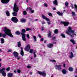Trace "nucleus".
Here are the masks:
<instances>
[{"label":"nucleus","mask_w":77,"mask_h":77,"mask_svg":"<svg viewBox=\"0 0 77 77\" xmlns=\"http://www.w3.org/2000/svg\"><path fill=\"white\" fill-rule=\"evenodd\" d=\"M2 30H3V31L5 33L2 35V33H0V38L3 37L5 38L6 36V35L10 36L11 38H13V35L11 33V30L8 29L6 27H3L2 28Z\"/></svg>","instance_id":"obj_1"},{"label":"nucleus","mask_w":77,"mask_h":77,"mask_svg":"<svg viewBox=\"0 0 77 77\" xmlns=\"http://www.w3.org/2000/svg\"><path fill=\"white\" fill-rule=\"evenodd\" d=\"M68 31H66V33L67 35H69L71 38H73L74 37V35L75 36H76V34H74L73 35H72V33L73 34L74 33V31L73 30H72V28L71 27L69 26L67 29Z\"/></svg>","instance_id":"obj_2"},{"label":"nucleus","mask_w":77,"mask_h":77,"mask_svg":"<svg viewBox=\"0 0 77 77\" xmlns=\"http://www.w3.org/2000/svg\"><path fill=\"white\" fill-rule=\"evenodd\" d=\"M5 70H6V68H5L0 69V73H1L4 77H6V74L5 72Z\"/></svg>","instance_id":"obj_3"},{"label":"nucleus","mask_w":77,"mask_h":77,"mask_svg":"<svg viewBox=\"0 0 77 77\" xmlns=\"http://www.w3.org/2000/svg\"><path fill=\"white\" fill-rule=\"evenodd\" d=\"M13 10L14 12H18V11L19 10L18 6L16 5V4H14V5Z\"/></svg>","instance_id":"obj_4"},{"label":"nucleus","mask_w":77,"mask_h":77,"mask_svg":"<svg viewBox=\"0 0 77 77\" xmlns=\"http://www.w3.org/2000/svg\"><path fill=\"white\" fill-rule=\"evenodd\" d=\"M38 73L40 74V75H42L43 76H44V77H45V75H46L45 74V72L44 71L42 72L40 71H38Z\"/></svg>","instance_id":"obj_5"},{"label":"nucleus","mask_w":77,"mask_h":77,"mask_svg":"<svg viewBox=\"0 0 77 77\" xmlns=\"http://www.w3.org/2000/svg\"><path fill=\"white\" fill-rule=\"evenodd\" d=\"M55 67L57 69V70H61V65H56L55 66Z\"/></svg>","instance_id":"obj_6"},{"label":"nucleus","mask_w":77,"mask_h":77,"mask_svg":"<svg viewBox=\"0 0 77 77\" xmlns=\"http://www.w3.org/2000/svg\"><path fill=\"white\" fill-rule=\"evenodd\" d=\"M11 20L14 23H17L18 22V19L16 17H13L11 19Z\"/></svg>","instance_id":"obj_7"},{"label":"nucleus","mask_w":77,"mask_h":77,"mask_svg":"<svg viewBox=\"0 0 77 77\" xmlns=\"http://www.w3.org/2000/svg\"><path fill=\"white\" fill-rule=\"evenodd\" d=\"M30 49V46L29 45H26V48L25 49L26 51H29Z\"/></svg>","instance_id":"obj_8"},{"label":"nucleus","mask_w":77,"mask_h":77,"mask_svg":"<svg viewBox=\"0 0 77 77\" xmlns=\"http://www.w3.org/2000/svg\"><path fill=\"white\" fill-rule=\"evenodd\" d=\"M42 18H43V19L45 20H46V21H50V19L45 17V16H44V15H42Z\"/></svg>","instance_id":"obj_9"},{"label":"nucleus","mask_w":77,"mask_h":77,"mask_svg":"<svg viewBox=\"0 0 77 77\" xmlns=\"http://www.w3.org/2000/svg\"><path fill=\"white\" fill-rule=\"evenodd\" d=\"M10 0H1V2L3 3H9Z\"/></svg>","instance_id":"obj_10"},{"label":"nucleus","mask_w":77,"mask_h":77,"mask_svg":"<svg viewBox=\"0 0 77 77\" xmlns=\"http://www.w3.org/2000/svg\"><path fill=\"white\" fill-rule=\"evenodd\" d=\"M13 54L15 57H17L18 56V54L17 52L14 51L13 52Z\"/></svg>","instance_id":"obj_11"},{"label":"nucleus","mask_w":77,"mask_h":77,"mask_svg":"<svg viewBox=\"0 0 77 77\" xmlns=\"http://www.w3.org/2000/svg\"><path fill=\"white\" fill-rule=\"evenodd\" d=\"M69 23V22H64V26H68Z\"/></svg>","instance_id":"obj_12"},{"label":"nucleus","mask_w":77,"mask_h":77,"mask_svg":"<svg viewBox=\"0 0 77 77\" xmlns=\"http://www.w3.org/2000/svg\"><path fill=\"white\" fill-rule=\"evenodd\" d=\"M23 48H21V51L20 52V54L22 56H23L24 55V51H23Z\"/></svg>","instance_id":"obj_13"},{"label":"nucleus","mask_w":77,"mask_h":77,"mask_svg":"<svg viewBox=\"0 0 77 77\" xmlns=\"http://www.w3.org/2000/svg\"><path fill=\"white\" fill-rule=\"evenodd\" d=\"M13 76V73H8V77H12Z\"/></svg>","instance_id":"obj_14"},{"label":"nucleus","mask_w":77,"mask_h":77,"mask_svg":"<svg viewBox=\"0 0 77 77\" xmlns=\"http://www.w3.org/2000/svg\"><path fill=\"white\" fill-rule=\"evenodd\" d=\"M69 57L70 59H72L74 57V54H73V53H72V52H71L70 55L69 56Z\"/></svg>","instance_id":"obj_15"},{"label":"nucleus","mask_w":77,"mask_h":77,"mask_svg":"<svg viewBox=\"0 0 77 77\" xmlns=\"http://www.w3.org/2000/svg\"><path fill=\"white\" fill-rule=\"evenodd\" d=\"M53 3L55 5H57V0H55L53 2Z\"/></svg>","instance_id":"obj_16"},{"label":"nucleus","mask_w":77,"mask_h":77,"mask_svg":"<svg viewBox=\"0 0 77 77\" xmlns=\"http://www.w3.org/2000/svg\"><path fill=\"white\" fill-rule=\"evenodd\" d=\"M51 32L50 31L48 33V38H51Z\"/></svg>","instance_id":"obj_17"},{"label":"nucleus","mask_w":77,"mask_h":77,"mask_svg":"<svg viewBox=\"0 0 77 77\" xmlns=\"http://www.w3.org/2000/svg\"><path fill=\"white\" fill-rule=\"evenodd\" d=\"M57 14H58V15L60 16H62V15H63V13H60V11H57Z\"/></svg>","instance_id":"obj_18"},{"label":"nucleus","mask_w":77,"mask_h":77,"mask_svg":"<svg viewBox=\"0 0 77 77\" xmlns=\"http://www.w3.org/2000/svg\"><path fill=\"white\" fill-rule=\"evenodd\" d=\"M70 42H72L73 44H76L75 42V41H74V39H71L70 40Z\"/></svg>","instance_id":"obj_19"},{"label":"nucleus","mask_w":77,"mask_h":77,"mask_svg":"<svg viewBox=\"0 0 77 77\" xmlns=\"http://www.w3.org/2000/svg\"><path fill=\"white\" fill-rule=\"evenodd\" d=\"M48 47H49V48H51L53 46V44H50L47 45Z\"/></svg>","instance_id":"obj_20"},{"label":"nucleus","mask_w":77,"mask_h":77,"mask_svg":"<svg viewBox=\"0 0 77 77\" xmlns=\"http://www.w3.org/2000/svg\"><path fill=\"white\" fill-rule=\"evenodd\" d=\"M12 14L13 16H16L17 15V12L14 11L13 12Z\"/></svg>","instance_id":"obj_21"},{"label":"nucleus","mask_w":77,"mask_h":77,"mask_svg":"<svg viewBox=\"0 0 77 77\" xmlns=\"http://www.w3.org/2000/svg\"><path fill=\"white\" fill-rule=\"evenodd\" d=\"M26 19H22L20 20V22H21V23H25V22H26Z\"/></svg>","instance_id":"obj_22"},{"label":"nucleus","mask_w":77,"mask_h":77,"mask_svg":"<svg viewBox=\"0 0 77 77\" xmlns=\"http://www.w3.org/2000/svg\"><path fill=\"white\" fill-rule=\"evenodd\" d=\"M62 72L63 74H65L66 73V71L65 69H63L62 71Z\"/></svg>","instance_id":"obj_23"},{"label":"nucleus","mask_w":77,"mask_h":77,"mask_svg":"<svg viewBox=\"0 0 77 77\" xmlns=\"http://www.w3.org/2000/svg\"><path fill=\"white\" fill-rule=\"evenodd\" d=\"M29 10H30V11L31 12V13L32 14H33V13H34V10H32V8H29Z\"/></svg>","instance_id":"obj_24"},{"label":"nucleus","mask_w":77,"mask_h":77,"mask_svg":"<svg viewBox=\"0 0 77 77\" xmlns=\"http://www.w3.org/2000/svg\"><path fill=\"white\" fill-rule=\"evenodd\" d=\"M1 44H4V42H5V40L3 38H1Z\"/></svg>","instance_id":"obj_25"},{"label":"nucleus","mask_w":77,"mask_h":77,"mask_svg":"<svg viewBox=\"0 0 77 77\" xmlns=\"http://www.w3.org/2000/svg\"><path fill=\"white\" fill-rule=\"evenodd\" d=\"M22 38L26 37V34L24 33H21Z\"/></svg>","instance_id":"obj_26"},{"label":"nucleus","mask_w":77,"mask_h":77,"mask_svg":"<svg viewBox=\"0 0 77 77\" xmlns=\"http://www.w3.org/2000/svg\"><path fill=\"white\" fill-rule=\"evenodd\" d=\"M73 68L72 67H69V71L72 72L73 71Z\"/></svg>","instance_id":"obj_27"},{"label":"nucleus","mask_w":77,"mask_h":77,"mask_svg":"<svg viewBox=\"0 0 77 77\" xmlns=\"http://www.w3.org/2000/svg\"><path fill=\"white\" fill-rule=\"evenodd\" d=\"M6 14L8 17L10 16V13H9V11L6 12Z\"/></svg>","instance_id":"obj_28"},{"label":"nucleus","mask_w":77,"mask_h":77,"mask_svg":"<svg viewBox=\"0 0 77 77\" xmlns=\"http://www.w3.org/2000/svg\"><path fill=\"white\" fill-rule=\"evenodd\" d=\"M33 38L34 39V42H36V36H34L33 37Z\"/></svg>","instance_id":"obj_29"},{"label":"nucleus","mask_w":77,"mask_h":77,"mask_svg":"<svg viewBox=\"0 0 77 77\" xmlns=\"http://www.w3.org/2000/svg\"><path fill=\"white\" fill-rule=\"evenodd\" d=\"M20 33H21L20 32H19V31H17L16 32V35H20Z\"/></svg>","instance_id":"obj_30"},{"label":"nucleus","mask_w":77,"mask_h":77,"mask_svg":"<svg viewBox=\"0 0 77 77\" xmlns=\"http://www.w3.org/2000/svg\"><path fill=\"white\" fill-rule=\"evenodd\" d=\"M58 32V30L57 29H55L54 31V33H56V34H57Z\"/></svg>","instance_id":"obj_31"},{"label":"nucleus","mask_w":77,"mask_h":77,"mask_svg":"<svg viewBox=\"0 0 77 77\" xmlns=\"http://www.w3.org/2000/svg\"><path fill=\"white\" fill-rule=\"evenodd\" d=\"M50 61L51 62H54L55 63H56V60H50Z\"/></svg>","instance_id":"obj_32"},{"label":"nucleus","mask_w":77,"mask_h":77,"mask_svg":"<svg viewBox=\"0 0 77 77\" xmlns=\"http://www.w3.org/2000/svg\"><path fill=\"white\" fill-rule=\"evenodd\" d=\"M17 45L18 47H20L21 46V42H19L17 43Z\"/></svg>","instance_id":"obj_33"},{"label":"nucleus","mask_w":77,"mask_h":77,"mask_svg":"<svg viewBox=\"0 0 77 77\" xmlns=\"http://www.w3.org/2000/svg\"><path fill=\"white\" fill-rule=\"evenodd\" d=\"M36 51H35L34 52L33 54L34 55V57H36V54H35V53H36Z\"/></svg>","instance_id":"obj_34"},{"label":"nucleus","mask_w":77,"mask_h":77,"mask_svg":"<svg viewBox=\"0 0 77 77\" xmlns=\"http://www.w3.org/2000/svg\"><path fill=\"white\" fill-rule=\"evenodd\" d=\"M61 36H62L63 38H65V35L63 34H61Z\"/></svg>","instance_id":"obj_35"},{"label":"nucleus","mask_w":77,"mask_h":77,"mask_svg":"<svg viewBox=\"0 0 77 77\" xmlns=\"http://www.w3.org/2000/svg\"><path fill=\"white\" fill-rule=\"evenodd\" d=\"M23 15H25L27 14V12H26V11H23Z\"/></svg>","instance_id":"obj_36"},{"label":"nucleus","mask_w":77,"mask_h":77,"mask_svg":"<svg viewBox=\"0 0 77 77\" xmlns=\"http://www.w3.org/2000/svg\"><path fill=\"white\" fill-rule=\"evenodd\" d=\"M26 31H29V30H31L32 29L30 28H27L26 29Z\"/></svg>","instance_id":"obj_37"},{"label":"nucleus","mask_w":77,"mask_h":77,"mask_svg":"<svg viewBox=\"0 0 77 77\" xmlns=\"http://www.w3.org/2000/svg\"><path fill=\"white\" fill-rule=\"evenodd\" d=\"M48 15H49V16H50V17H52V14L50 13H48Z\"/></svg>","instance_id":"obj_38"},{"label":"nucleus","mask_w":77,"mask_h":77,"mask_svg":"<svg viewBox=\"0 0 77 77\" xmlns=\"http://www.w3.org/2000/svg\"><path fill=\"white\" fill-rule=\"evenodd\" d=\"M22 40L24 41H26V37H22Z\"/></svg>","instance_id":"obj_39"},{"label":"nucleus","mask_w":77,"mask_h":77,"mask_svg":"<svg viewBox=\"0 0 77 77\" xmlns=\"http://www.w3.org/2000/svg\"><path fill=\"white\" fill-rule=\"evenodd\" d=\"M33 49H31L29 51V52L30 53H33Z\"/></svg>","instance_id":"obj_40"},{"label":"nucleus","mask_w":77,"mask_h":77,"mask_svg":"<svg viewBox=\"0 0 77 77\" xmlns=\"http://www.w3.org/2000/svg\"><path fill=\"white\" fill-rule=\"evenodd\" d=\"M22 33H25V32H26V30L24 29H22Z\"/></svg>","instance_id":"obj_41"},{"label":"nucleus","mask_w":77,"mask_h":77,"mask_svg":"<svg viewBox=\"0 0 77 77\" xmlns=\"http://www.w3.org/2000/svg\"><path fill=\"white\" fill-rule=\"evenodd\" d=\"M72 14L73 16H75V12H72Z\"/></svg>","instance_id":"obj_42"},{"label":"nucleus","mask_w":77,"mask_h":77,"mask_svg":"<svg viewBox=\"0 0 77 77\" xmlns=\"http://www.w3.org/2000/svg\"><path fill=\"white\" fill-rule=\"evenodd\" d=\"M65 6L66 7H67L68 6V3L67 2H66L65 3Z\"/></svg>","instance_id":"obj_43"},{"label":"nucleus","mask_w":77,"mask_h":77,"mask_svg":"<svg viewBox=\"0 0 77 77\" xmlns=\"http://www.w3.org/2000/svg\"><path fill=\"white\" fill-rule=\"evenodd\" d=\"M10 69V67H8V68H7L6 69V70L7 71H9V70Z\"/></svg>","instance_id":"obj_44"},{"label":"nucleus","mask_w":77,"mask_h":77,"mask_svg":"<svg viewBox=\"0 0 77 77\" xmlns=\"http://www.w3.org/2000/svg\"><path fill=\"white\" fill-rule=\"evenodd\" d=\"M26 36L27 38H28V39H30V36H29V35L27 34Z\"/></svg>","instance_id":"obj_45"},{"label":"nucleus","mask_w":77,"mask_h":77,"mask_svg":"<svg viewBox=\"0 0 77 77\" xmlns=\"http://www.w3.org/2000/svg\"><path fill=\"white\" fill-rule=\"evenodd\" d=\"M44 6H45L46 8H47V7H48V5L47 4H45Z\"/></svg>","instance_id":"obj_46"},{"label":"nucleus","mask_w":77,"mask_h":77,"mask_svg":"<svg viewBox=\"0 0 77 77\" xmlns=\"http://www.w3.org/2000/svg\"><path fill=\"white\" fill-rule=\"evenodd\" d=\"M17 72H18V73H20V72H21V70L19 69L17 70Z\"/></svg>","instance_id":"obj_47"},{"label":"nucleus","mask_w":77,"mask_h":77,"mask_svg":"<svg viewBox=\"0 0 77 77\" xmlns=\"http://www.w3.org/2000/svg\"><path fill=\"white\" fill-rule=\"evenodd\" d=\"M48 22H47V23L48 24V25H50V21H48Z\"/></svg>","instance_id":"obj_48"},{"label":"nucleus","mask_w":77,"mask_h":77,"mask_svg":"<svg viewBox=\"0 0 77 77\" xmlns=\"http://www.w3.org/2000/svg\"><path fill=\"white\" fill-rule=\"evenodd\" d=\"M8 51V52H11L12 51V50L11 49H9Z\"/></svg>","instance_id":"obj_49"},{"label":"nucleus","mask_w":77,"mask_h":77,"mask_svg":"<svg viewBox=\"0 0 77 77\" xmlns=\"http://www.w3.org/2000/svg\"><path fill=\"white\" fill-rule=\"evenodd\" d=\"M44 28L43 27H42L41 28V30L42 31L44 30Z\"/></svg>","instance_id":"obj_50"},{"label":"nucleus","mask_w":77,"mask_h":77,"mask_svg":"<svg viewBox=\"0 0 77 77\" xmlns=\"http://www.w3.org/2000/svg\"><path fill=\"white\" fill-rule=\"evenodd\" d=\"M60 24H64V22L61 21V22L60 23Z\"/></svg>","instance_id":"obj_51"},{"label":"nucleus","mask_w":77,"mask_h":77,"mask_svg":"<svg viewBox=\"0 0 77 77\" xmlns=\"http://www.w3.org/2000/svg\"><path fill=\"white\" fill-rule=\"evenodd\" d=\"M27 68H31V66H27Z\"/></svg>","instance_id":"obj_52"},{"label":"nucleus","mask_w":77,"mask_h":77,"mask_svg":"<svg viewBox=\"0 0 77 77\" xmlns=\"http://www.w3.org/2000/svg\"><path fill=\"white\" fill-rule=\"evenodd\" d=\"M38 36H39V38H42V37H41V35L40 34H39Z\"/></svg>","instance_id":"obj_53"},{"label":"nucleus","mask_w":77,"mask_h":77,"mask_svg":"<svg viewBox=\"0 0 77 77\" xmlns=\"http://www.w3.org/2000/svg\"><path fill=\"white\" fill-rule=\"evenodd\" d=\"M42 24H45V22H44V21H43V22H42Z\"/></svg>","instance_id":"obj_54"},{"label":"nucleus","mask_w":77,"mask_h":77,"mask_svg":"<svg viewBox=\"0 0 77 77\" xmlns=\"http://www.w3.org/2000/svg\"><path fill=\"white\" fill-rule=\"evenodd\" d=\"M52 39H56V38L54 37H52Z\"/></svg>","instance_id":"obj_55"},{"label":"nucleus","mask_w":77,"mask_h":77,"mask_svg":"<svg viewBox=\"0 0 77 77\" xmlns=\"http://www.w3.org/2000/svg\"><path fill=\"white\" fill-rule=\"evenodd\" d=\"M75 72H76V73H77V69H75Z\"/></svg>","instance_id":"obj_56"},{"label":"nucleus","mask_w":77,"mask_h":77,"mask_svg":"<svg viewBox=\"0 0 77 77\" xmlns=\"http://www.w3.org/2000/svg\"><path fill=\"white\" fill-rule=\"evenodd\" d=\"M41 41H44V38H41Z\"/></svg>","instance_id":"obj_57"},{"label":"nucleus","mask_w":77,"mask_h":77,"mask_svg":"<svg viewBox=\"0 0 77 77\" xmlns=\"http://www.w3.org/2000/svg\"><path fill=\"white\" fill-rule=\"evenodd\" d=\"M72 9L74 8V6L72 5Z\"/></svg>","instance_id":"obj_58"},{"label":"nucleus","mask_w":77,"mask_h":77,"mask_svg":"<svg viewBox=\"0 0 77 77\" xmlns=\"http://www.w3.org/2000/svg\"><path fill=\"white\" fill-rule=\"evenodd\" d=\"M29 8H26V10L27 11H28V9H29Z\"/></svg>","instance_id":"obj_59"},{"label":"nucleus","mask_w":77,"mask_h":77,"mask_svg":"<svg viewBox=\"0 0 77 77\" xmlns=\"http://www.w3.org/2000/svg\"><path fill=\"white\" fill-rule=\"evenodd\" d=\"M53 10H56V8H53Z\"/></svg>","instance_id":"obj_60"},{"label":"nucleus","mask_w":77,"mask_h":77,"mask_svg":"<svg viewBox=\"0 0 77 77\" xmlns=\"http://www.w3.org/2000/svg\"><path fill=\"white\" fill-rule=\"evenodd\" d=\"M44 42L45 43H46L47 42V41L45 40V41H44Z\"/></svg>","instance_id":"obj_61"},{"label":"nucleus","mask_w":77,"mask_h":77,"mask_svg":"<svg viewBox=\"0 0 77 77\" xmlns=\"http://www.w3.org/2000/svg\"><path fill=\"white\" fill-rule=\"evenodd\" d=\"M35 21H38V19H36L35 20Z\"/></svg>","instance_id":"obj_62"},{"label":"nucleus","mask_w":77,"mask_h":77,"mask_svg":"<svg viewBox=\"0 0 77 77\" xmlns=\"http://www.w3.org/2000/svg\"><path fill=\"white\" fill-rule=\"evenodd\" d=\"M17 57V59H18V60L20 59V57Z\"/></svg>","instance_id":"obj_63"},{"label":"nucleus","mask_w":77,"mask_h":77,"mask_svg":"<svg viewBox=\"0 0 77 77\" xmlns=\"http://www.w3.org/2000/svg\"><path fill=\"white\" fill-rule=\"evenodd\" d=\"M63 66L64 67H65V64H63Z\"/></svg>","instance_id":"obj_64"}]
</instances>
